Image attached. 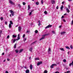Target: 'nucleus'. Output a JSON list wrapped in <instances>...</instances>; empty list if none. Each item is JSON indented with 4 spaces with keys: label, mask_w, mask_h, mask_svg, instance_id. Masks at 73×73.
Listing matches in <instances>:
<instances>
[{
    "label": "nucleus",
    "mask_w": 73,
    "mask_h": 73,
    "mask_svg": "<svg viewBox=\"0 0 73 73\" xmlns=\"http://www.w3.org/2000/svg\"><path fill=\"white\" fill-rule=\"evenodd\" d=\"M64 3H65V2H64V1H63L62 2V4H64Z\"/></svg>",
    "instance_id": "53"
},
{
    "label": "nucleus",
    "mask_w": 73,
    "mask_h": 73,
    "mask_svg": "<svg viewBox=\"0 0 73 73\" xmlns=\"http://www.w3.org/2000/svg\"><path fill=\"white\" fill-rule=\"evenodd\" d=\"M70 48L71 49H73V46L72 45L70 46Z\"/></svg>",
    "instance_id": "37"
},
{
    "label": "nucleus",
    "mask_w": 73,
    "mask_h": 73,
    "mask_svg": "<svg viewBox=\"0 0 73 73\" xmlns=\"http://www.w3.org/2000/svg\"><path fill=\"white\" fill-rule=\"evenodd\" d=\"M23 5H25L26 4V3H25V2H23Z\"/></svg>",
    "instance_id": "35"
},
{
    "label": "nucleus",
    "mask_w": 73,
    "mask_h": 73,
    "mask_svg": "<svg viewBox=\"0 0 73 73\" xmlns=\"http://www.w3.org/2000/svg\"><path fill=\"white\" fill-rule=\"evenodd\" d=\"M5 73H9L7 71H6Z\"/></svg>",
    "instance_id": "58"
},
{
    "label": "nucleus",
    "mask_w": 73,
    "mask_h": 73,
    "mask_svg": "<svg viewBox=\"0 0 73 73\" xmlns=\"http://www.w3.org/2000/svg\"><path fill=\"white\" fill-rule=\"evenodd\" d=\"M1 20V21L3 20V19H4V18L3 17H1L0 18Z\"/></svg>",
    "instance_id": "27"
},
{
    "label": "nucleus",
    "mask_w": 73,
    "mask_h": 73,
    "mask_svg": "<svg viewBox=\"0 0 73 73\" xmlns=\"http://www.w3.org/2000/svg\"><path fill=\"white\" fill-rule=\"evenodd\" d=\"M63 62H66V59L63 60Z\"/></svg>",
    "instance_id": "32"
},
{
    "label": "nucleus",
    "mask_w": 73,
    "mask_h": 73,
    "mask_svg": "<svg viewBox=\"0 0 73 73\" xmlns=\"http://www.w3.org/2000/svg\"><path fill=\"white\" fill-rule=\"evenodd\" d=\"M5 24H6V25H7V22L5 21Z\"/></svg>",
    "instance_id": "44"
},
{
    "label": "nucleus",
    "mask_w": 73,
    "mask_h": 73,
    "mask_svg": "<svg viewBox=\"0 0 73 73\" xmlns=\"http://www.w3.org/2000/svg\"><path fill=\"white\" fill-rule=\"evenodd\" d=\"M27 40V38H25L24 39V42H25V40Z\"/></svg>",
    "instance_id": "46"
},
{
    "label": "nucleus",
    "mask_w": 73,
    "mask_h": 73,
    "mask_svg": "<svg viewBox=\"0 0 73 73\" xmlns=\"http://www.w3.org/2000/svg\"><path fill=\"white\" fill-rule=\"evenodd\" d=\"M29 59H31V57H29Z\"/></svg>",
    "instance_id": "62"
},
{
    "label": "nucleus",
    "mask_w": 73,
    "mask_h": 73,
    "mask_svg": "<svg viewBox=\"0 0 73 73\" xmlns=\"http://www.w3.org/2000/svg\"><path fill=\"white\" fill-rule=\"evenodd\" d=\"M9 1L11 4H15V3L11 0H9Z\"/></svg>",
    "instance_id": "6"
},
{
    "label": "nucleus",
    "mask_w": 73,
    "mask_h": 73,
    "mask_svg": "<svg viewBox=\"0 0 73 73\" xmlns=\"http://www.w3.org/2000/svg\"><path fill=\"white\" fill-rule=\"evenodd\" d=\"M40 25H41V23H39L38 24V26H40Z\"/></svg>",
    "instance_id": "54"
},
{
    "label": "nucleus",
    "mask_w": 73,
    "mask_h": 73,
    "mask_svg": "<svg viewBox=\"0 0 73 73\" xmlns=\"http://www.w3.org/2000/svg\"><path fill=\"white\" fill-rule=\"evenodd\" d=\"M66 13H65V14H64V16H65V15H66Z\"/></svg>",
    "instance_id": "61"
},
{
    "label": "nucleus",
    "mask_w": 73,
    "mask_h": 73,
    "mask_svg": "<svg viewBox=\"0 0 73 73\" xmlns=\"http://www.w3.org/2000/svg\"><path fill=\"white\" fill-rule=\"evenodd\" d=\"M29 16H31L32 15V12H30L29 14Z\"/></svg>",
    "instance_id": "30"
},
{
    "label": "nucleus",
    "mask_w": 73,
    "mask_h": 73,
    "mask_svg": "<svg viewBox=\"0 0 73 73\" xmlns=\"http://www.w3.org/2000/svg\"><path fill=\"white\" fill-rule=\"evenodd\" d=\"M18 6L19 7V8H20V7H21V5L20 4H19L18 5Z\"/></svg>",
    "instance_id": "38"
},
{
    "label": "nucleus",
    "mask_w": 73,
    "mask_h": 73,
    "mask_svg": "<svg viewBox=\"0 0 73 73\" xmlns=\"http://www.w3.org/2000/svg\"><path fill=\"white\" fill-rule=\"evenodd\" d=\"M52 25H49L47 27H45V29H47V28H50V27H52Z\"/></svg>",
    "instance_id": "1"
},
{
    "label": "nucleus",
    "mask_w": 73,
    "mask_h": 73,
    "mask_svg": "<svg viewBox=\"0 0 73 73\" xmlns=\"http://www.w3.org/2000/svg\"><path fill=\"white\" fill-rule=\"evenodd\" d=\"M63 21H64V22H65L66 21L64 19H63Z\"/></svg>",
    "instance_id": "57"
},
{
    "label": "nucleus",
    "mask_w": 73,
    "mask_h": 73,
    "mask_svg": "<svg viewBox=\"0 0 73 73\" xmlns=\"http://www.w3.org/2000/svg\"><path fill=\"white\" fill-rule=\"evenodd\" d=\"M30 68L31 70H32V64H31L30 65Z\"/></svg>",
    "instance_id": "17"
},
{
    "label": "nucleus",
    "mask_w": 73,
    "mask_h": 73,
    "mask_svg": "<svg viewBox=\"0 0 73 73\" xmlns=\"http://www.w3.org/2000/svg\"><path fill=\"white\" fill-rule=\"evenodd\" d=\"M65 33H65V31L61 32V34L62 35H63V34H65Z\"/></svg>",
    "instance_id": "15"
},
{
    "label": "nucleus",
    "mask_w": 73,
    "mask_h": 73,
    "mask_svg": "<svg viewBox=\"0 0 73 73\" xmlns=\"http://www.w3.org/2000/svg\"><path fill=\"white\" fill-rule=\"evenodd\" d=\"M26 73H29V69L26 70Z\"/></svg>",
    "instance_id": "11"
},
{
    "label": "nucleus",
    "mask_w": 73,
    "mask_h": 73,
    "mask_svg": "<svg viewBox=\"0 0 73 73\" xmlns=\"http://www.w3.org/2000/svg\"><path fill=\"white\" fill-rule=\"evenodd\" d=\"M36 5H38L39 4V3H38V2H36Z\"/></svg>",
    "instance_id": "31"
},
{
    "label": "nucleus",
    "mask_w": 73,
    "mask_h": 73,
    "mask_svg": "<svg viewBox=\"0 0 73 73\" xmlns=\"http://www.w3.org/2000/svg\"><path fill=\"white\" fill-rule=\"evenodd\" d=\"M29 50L31 52H32V50H33V48L31 47V48H30V49H29Z\"/></svg>",
    "instance_id": "9"
},
{
    "label": "nucleus",
    "mask_w": 73,
    "mask_h": 73,
    "mask_svg": "<svg viewBox=\"0 0 73 73\" xmlns=\"http://www.w3.org/2000/svg\"><path fill=\"white\" fill-rule=\"evenodd\" d=\"M44 38H45V37H44V36L42 37V38L40 39V41H41V40H42V39H44Z\"/></svg>",
    "instance_id": "20"
},
{
    "label": "nucleus",
    "mask_w": 73,
    "mask_h": 73,
    "mask_svg": "<svg viewBox=\"0 0 73 73\" xmlns=\"http://www.w3.org/2000/svg\"><path fill=\"white\" fill-rule=\"evenodd\" d=\"M1 33H2V31H1L0 32V35H1Z\"/></svg>",
    "instance_id": "56"
},
{
    "label": "nucleus",
    "mask_w": 73,
    "mask_h": 73,
    "mask_svg": "<svg viewBox=\"0 0 73 73\" xmlns=\"http://www.w3.org/2000/svg\"><path fill=\"white\" fill-rule=\"evenodd\" d=\"M36 42V41H35V42H33V43L31 44V45H32V44H35V43Z\"/></svg>",
    "instance_id": "41"
},
{
    "label": "nucleus",
    "mask_w": 73,
    "mask_h": 73,
    "mask_svg": "<svg viewBox=\"0 0 73 73\" xmlns=\"http://www.w3.org/2000/svg\"><path fill=\"white\" fill-rule=\"evenodd\" d=\"M50 35V33H48V34H46L44 35H42V36L43 37H45V36H48V35Z\"/></svg>",
    "instance_id": "5"
},
{
    "label": "nucleus",
    "mask_w": 73,
    "mask_h": 73,
    "mask_svg": "<svg viewBox=\"0 0 73 73\" xmlns=\"http://www.w3.org/2000/svg\"><path fill=\"white\" fill-rule=\"evenodd\" d=\"M15 51L16 52V53H17L18 52H19V50H16Z\"/></svg>",
    "instance_id": "23"
},
{
    "label": "nucleus",
    "mask_w": 73,
    "mask_h": 73,
    "mask_svg": "<svg viewBox=\"0 0 73 73\" xmlns=\"http://www.w3.org/2000/svg\"><path fill=\"white\" fill-rule=\"evenodd\" d=\"M23 51V49H21L19 51V53H21V52H22Z\"/></svg>",
    "instance_id": "10"
},
{
    "label": "nucleus",
    "mask_w": 73,
    "mask_h": 73,
    "mask_svg": "<svg viewBox=\"0 0 73 73\" xmlns=\"http://www.w3.org/2000/svg\"><path fill=\"white\" fill-rule=\"evenodd\" d=\"M12 37L13 38H15L16 37V36L15 35H13L12 36Z\"/></svg>",
    "instance_id": "19"
},
{
    "label": "nucleus",
    "mask_w": 73,
    "mask_h": 73,
    "mask_svg": "<svg viewBox=\"0 0 73 73\" xmlns=\"http://www.w3.org/2000/svg\"><path fill=\"white\" fill-rule=\"evenodd\" d=\"M42 64V61L40 62H39L37 64V65L38 66H39V65H40V64Z\"/></svg>",
    "instance_id": "4"
},
{
    "label": "nucleus",
    "mask_w": 73,
    "mask_h": 73,
    "mask_svg": "<svg viewBox=\"0 0 73 73\" xmlns=\"http://www.w3.org/2000/svg\"><path fill=\"white\" fill-rule=\"evenodd\" d=\"M34 10H32L31 11V13H32V12H33V11H34Z\"/></svg>",
    "instance_id": "40"
},
{
    "label": "nucleus",
    "mask_w": 73,
    "mask_h": 73,
    "mask_svg": "<svg viewBox=\"0 0 73 73\" xmlns=\"http://www.w3.org/2000/svg\"><path fill=\"white\" fill-rule=\"evenodd\" d=\"M25 34H24L23 35V38H24V37H25Z\"/></svg>",
    "instance_id": "36"
},
{
    "label": "nucleus",
    "mask_w": 73,
    "mask_h": 73,
    "mask_svg": "<svg viewBox=\"0 0 73 73\" xmlns=\"http://www.w3.org/2000/svg\"><path fill=\"white\" fill-rule=\"evenodd\" d=\"M41 3H42V4H43V0H42L41 1Z\"/></svg>",
    "instance_id": "39"
},
{
    "label": "nucleus",
    "mask_w": 73,
    "mask_h": 73,
    "mask_svg": "<svg viewBox=\"0 0 73 73\" xmlns=\"http://www.w3.org/2000/svg\"><path fill=\"white\" fill-rule=\"evenodd\" d=\"M38 22L39 23H41V21L40 20H38Z\"/></svg>",
    "instance_id": "48"
},
{
    "label": "nucleus",
    "mask_w": 73,
    "mask_h": 73,
    "mask_svg": "<svg viewBox=\"0 0 73 73\" xmlns=\"http://www.w3.org/2000/svg\"><path fill=\"white\" fill-rule=\"evenodd\" d=\"M18 31H19V32H20L21 31V27H19Z\"/></svg>",
    "instance_id": "7"
},
{
    "label": "nucleus",
    "mask_w": 73,
    "mask_h": 73,
    "mask_svg": "<svg viewBox=\"0 0 73 73\" xmlns=\"http://www.w3.org/2000/svg\"><path fill=\"white\" fill-rule=\"evenodd\" d=\"M25 69H27V66H25Z\"/></svg>",
    "instance_id": "59"
},
{
    "label": "nucleus",
    "mask_w": 73,
    "mask_h": 73,
    "mask_svg": "<svg viewBox=\"0 0 73 73\" xmlns=\"http://www.w3.org/2000/svg\"><path fill=\"white\" fill-rule=\"evenodd\" d=\"M20 34H18V38L17 39V40H20Z\"/></svg>",
    "instance_id": "8"
},
{
    "label": "nucleus",
    "mask_w": 73,
    "mask_h": 73,
    "mask_svg": "<svg viewBox=\"0 0 73 73\" xmlns=\"http://www.w3.org/2000/svg\"><path fill=\"white\" fill-rule=\"evenodd\" d=\"M52 33H54V34H55V33L54 32V31H52Z\"/></svg>",
    "instance_id": "43"
},
{
    "label": "nucleus",
    "mask_w": 73,
    "mask_h": 73,
    "mask_svg": "<svg viewBox=\"0 0 73 73\" xmlns=\"http://www.w3.org/2000/svg\"><path fill=\"white\" fill-rule=\"evenodd\" d=\"M9 11H10L11 14L12 16H14V12H13V11L12 10H10Z\"/></svg>",
    "instance_id": "3"
},
{
    "label": "nucleus",
    "mask_w": 73,
    "mask_h": 73,
    "mask_svg": "<svg viewBox=\"0 0 73 73\" xmlns=\"http://www.w3.org/2000/svg\"><path fill=\"white\" fill-rule=\"evenodd\" d=\"M31 9V7L29 6V5H28V10H29V9Z\"/></svg>",
    "instance_id": "26"
},
{
    "label": "nucleus",
    "mask_w": 73,
    "mask_h": 73,
    "mask_svg": "<svg viewBox=\"0 0 73 73\" xmlns=\"http://www.w3.org/2000/svg\"><path fill=\"white\" fill-rule=\"evenodd\" d=\"M57 64H52L50 66V68H53L54 66H56Z\"/></svg>",
    "instance_id": "2"
},
{
    "label": "nucleus",
    "mask_w": 73,
    "mask_h": 73,
    "mask_svg": "<svg viewBox=\"0 0 73 73\" xmlns=\"http://www.w3.org/2000/svg\"><path fill=\"white\" fill-rule=\"evenodd\" d=\"M63 7H64V6L63 5H62L61 7H60V9L61 10H62V9H63Z\"/></svg>",
    "instance_id": "22"
},
{
    "label": "nucleus",
    "mask_w": 73,
    "mask_h": 73,
    "mask_svg": "<svg viewBox=\"0 0 73 73\" xmlns=\"http://www.w3.org/2000/svg\"><path fill=\"white\" fill-rule=\"evenodd\" d=\"M35 33H38V31L36 30L35 31Z\"/></svg>",
    "instance_id": "29"
},
{
    "label": "nucleus",
    "mask_w": 73,
    "mask_h": 73,
    "mask_svg": "<svg viewBox=\"0 0 73 73\" xmlns=\"http://www.w3.org/2000/svg\"><path fill=\"white\" fill-rule=\"evenodd\" d=\"M9 38V35H8L7 37V38Z\"/></svg>",
    "instance_id": "42"
},
{
    "label": "nucleus",
    "mask_w": 73,
    "mask_h": 73,
    "mask_svg": "<svg viewBox=\"0 0 73 73\" xmlns=\"http://www.w3.org/2000/svg\"><path fill=\"white\" fill-rule=\"evenodd\" d=\"M13 22H12V21H10V24H11L12 25H13Z\"/></svg>",
    "instance_id": "14"
},
{
    "label": "nucleus",
    "mask_w": 73,
    "mask_h": 73,
    "mask_svg": "<svg viewBox=\"0 0 73 73\" xmlns=\"http://www.w3.org/2000/svg\"><path fill=\"white\" fill-rule=\"evenodd\" d=\"M3 62H5V60H4L3 61Z\"/></svg>",
    "instance_id": "64"
},
{
    "label": "nucleus",
    "mask_w": 73,
    "mask_h": 73,
    "mask_svg": "<svg viewBox=\"0 0 73 73\" xmlns=\"http://www.w3.org/2000/svg\"><path fill=\"white\" fill-rule=\"evenodd\" d=\"M7 61H10V59H8V58H7Z\"/></svg>",
    "instance_id": "51"
},
{
    "label": "nucleus",
    "mask_w": 73,
    "mask_h": 73,
    "mask_svg": "<svg viewBox=\"0 0 73 73\" xmlns=\"http://www.w3.org/2000/svg\"><path fill=\"white\" fill-rule=\"evenodd\" d=\"M51 50V49L50 48H49L48 52L49 53V52H50Z\"/></svg>",
    "instance_id": "18"
},
{
    "label": "nucleus",
    "mask_w": 73,
    "mask_h": 73,
    "mask_svg": "<svg viewBox=\"0 0 73 73\" xmlns=\"http://www.w3.org/2000/svg\"><path fill=\"white\" fill-rule=\"evenodd\" d=\"M69 54V52H68V54Z\"/></svg>",
    "instance_id": "63"
},
{
    "label": "nucleus",
    "mask_w": 73,
    "mask_h": 73,
    "mask_svg": "<svg viewBox=\"0 0 73 73\" xmlns=\"http://www.w3.org/2000/svg\"><path fill=\"white\" fill-rule=\"evenodd\" d=\"M68 7H69V9H70V5H68Z\"/></svg>",
    "instance_id": "52"
},
{
    "label": "nucleus",
    "mask_w": 73,
    "mask_h": 73,
    "mask_svg": "<svg viewBox=\"0 0 73 73\" xmlns=\"http://www.w3.org/2000/svg\"><path fill=\"white\" fill-rule=\"evenodd\" d=\"M44 13H45V14H47V13H47V12L46 11H45L44 12Z\"/></svg>",
    "instance_id": "33"
},
{
    "label": "nucleus",
    "mask_w": 73,
    "mask_h": 73,
    "mask_svg": "<svg viewBox=\"0 0 73 73\" xmlns=\"http://www.w3.org/2000/svg\"><path fill=\"white\" fill-rule=\"evenodd\" d=\"M19 40H17V39H14L13 40V43H15L16 41H18Z\"/></svg>",
    "instance_id": "12"
},
{
    "label": "nucleus",
    "mask_w": 73,
    "mask_h": 73,
    "mask_svg": "<svg viewBox=\"0 0 73 73\" xmlns=\"http://www.w3.org/2000/svg\"><path fill=\"white\" fill-rule=\"evenodd\" d=\"M16 45H17V44H16V43L14 45V48H16Z\"/></svg>",
    "instance_id": "25"
},
{
    "label": "nucleus",
    "mask_w": 73,
    "mask_h": 73,
    "mask_svg": "<svg viewBox=\"0 0 73 73\" xmlns=\"http://www.w3.org/2000/svg\"><path fill=\"white\" fill-rule=\"evenodd\" d=\"M60 49L61 50H62V51H65V50L64 49V48H60Z\"/></svg>",
    "instance_id": "16"
},
{
    "label": "nucleus",
    "mask_w": 73,
    "mask_h": 73,
    "mask_svg": "<svg viewBox=\"0 0 73 73\" xmlns=\"http://www.w3.org/2000/svg\"><path fill=\"white\" fill-rule=\"evenodd\" d=\"M66 48H67V49H70V48H69V46H66Z\"/></svg>",
    "instance_id": "28"
},
{
    "label": "nucleus",
    "mask_w": 73,
    "mask_h": 73,
    "mask_svg": "<svg viewBox=\"0 0 73 73\" xmlns=\"http://www.w3.org/2000/svg\"><path fill=\"white\" fill-rule=\"evenodd\" d=\"M2 55H4V53L3 52L2 54Z\"/></svg>",
    "instance_id": "60"
},
{
    "label": "nucleus",
    "mask_w": 73,
    "mask_h": 73,
    "mask_svg": "<svg viewBox=\"0 0 73 73\" xmlns=\"http://www.w3.org/2000/svg\"><path fill=\"white\" fill-rule=\"evenodd\" d=\"M30 32L29 31H27V33H29Z\"/></svg>",
    "instance_id": "55"
},
{
    "label": "nucleus",
    "mask_w": 73,
    "mask_h": 73,
    "mask_svg": "<svg viewBox=\"0 0 73 73\" xmlns=\"http://www.w3.org/2000/svg\"><path fill=\"white\" fill-rule=\"evenodd\" d=\"M56 9H58V6H57L56 7Z\"/></svg>",
    "instance_id": "50"
},
{
    "label": "nucleus",
    "mask_w": 73,
    "mask_h": 73,
    "mask_svg": "<svg viewBox=\"0 0 73 73\" xmlns=\"http://www.w3.org/2000/svg\"><path fill=\"white\" fill-rule=\"evenodd\" d=\"M9 28H11V24H9Z\"/></svg>",
    "instance_id": "34"
},
{
    "label": "nucleus",
    "mask_w": 73,
    "mask_h": 73,
    "mask_svg": "<svg viewBox=\"0 0 73 73\" xmlns=\"http://www.w3.org/2000/svg\"><path fill=\"white\" fill-rule=\"evenodd\" d=\"M51 2H52V4H54V3H55V1H53V0H52Z\"/></svg>",
    "instance_id": "21"
},
{
    "label": "nucleus",
    "mask_w": 73,
    "mask_h": 73,
    "mask_svg": "<svg viewBox=\"0 0 73 73\" xmlns=\"http://www.w3.org/2000/svg\"><path fill=\"white\" fill-rule=\"evenodd\" d=\"M35 60H39V59L38 58H36L35 59Z\"/></svg>",
    "instance_id": "24"
},
{
    "label": "nucleus",
    "mask_w": 73,
    "mask_h": 73,
    "mask_svg": "<svg viewBox=\"0 0 73 73\" xmlns=\"http://www.w3.org/2000/svg\"><path fill=\"white\" fill-rule=\"evenodd\" d=\"M64 18V16H62V17H61V19H63V18Z\"/></svg>",
    "instance_id": "47"
},
{
    "label": "nucleus",
    "mask_w": 73,
    "mask_h": 73,
    "mask_svg": "<svg viewBox=\"0 0 73 73\" xmlns=\"http://www.w3.org/2000/svg\"><path fill=\"white\" fill-rule=\"evenodd\" d=\"M62 27V26H61V25L59 26V28H61Z\"/></svg>",
    "instance_id": "45"
},
{
    "label": "nucleus",
    "mask_w": 73,
    "mask_h": 73,
    "mask_svg": "<svg viewBox=\"0 0 73 73\" xmlns=\"http://www.w3.org/2000/svg\"><path fill=\"white\" fill-rule=\"evenodd\" d=\"M66 11H67V12H68V13H69V12H70V11H69V9L67 8L66 9Z\"/></svg>",
    "instance_id": "13"
},
{
    "label": "nucleus",
    "mask_w": 73,
    "mask_h": 73,
    "mask_svg": "<svg viewBox=\"0 0 73 73\" xmlns=\"http://www.w3.org/2000/svg\"><path fill=\"white\" fill-rule=\"evenodd\" d=\"M73 20H72V22L71 23V25H73Z\"/></svg>",
    "instance_id": "49"
}]
</instances>
